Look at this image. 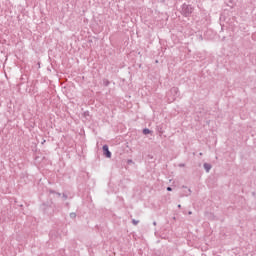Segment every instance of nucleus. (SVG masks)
Returning a JSON list of instances; mask_svg holds the SVG:
<instances>
[{
  "label": "nucleus",
  "instance_id": "1",
  "mask_svg": "<svg viewBox=\"0 0 256 256\" xmlns=\"http://www.w3.org/2000/svg\"><path fill=\"white\" fill-rule=\"evenodd\" d=\"M179 97V88L172 87L169 92L167 93L168 103H173Z\"/></svg>",
  "mask_w": 256,
  "mask_h": 256
},
{
  "label": "nucleus",
  "instance_id": "2",
  "mask_svg": "<svg viewBox=\"0 0 256 256\" xmlns=\"http://www.w3.org/2000/svg\"><path fill=\"white\" fill-rule=\"evenodd\" d=\"M193 11H195V8H193V6L189 4L182 5V15H184V17H191Z\"/></svg>",
  "mask_w": 256,
  "mask_h": 256
},
{
  "label": "nucleus",
  "instance_id": "3",
  "mask_svg": "<svg viewBox=\"0 0 256 256\" xmlns=\"http://www.w3.org/2000/svg\"><path fill=\"white\" fill-rule=\"evenodd\" d=\"M102 149L105 157H107V159H111V151H109V146L105 144L103 145Z\"/></svg>",
  "mask_w": 256,
  "mask_h": 256
},
{
  "label": "nucleus",
  "instance_id": "4",
  "mask_svg": "<svg viewBox=\"0 0 256 256\" xmlns=\"http://www.w3.org/2000/svg\"><path fill=\"white\" fill-rule=\"evenodd\" d=\"M203 167H204L206 173H209V171H211V168H212L211 164H209V163H204Z\"/></svg>",
  "mask_w": 256,
  "mask_h": 256
},
{
  "label": "nucleus",
  "instance_id": "5",
  "mask_svg": "<svg viewBox=\"0 0 256 256\" xmlns=\"http://www.w3.org/2000/svg\"><path fill=\"white\" fill-rule=\"evenodd\" d=\"M110 83H111V82H109V80H107V79H104V80H103V85H104L105 87H109Z\"/></svg>",
  "mask_w": 256,
  "mask_h": 256
},
{
  "label": "nucleus",
  "instance_id": "6",
  "mask_svg": "<svg viewBox=\"0 0 256 256\" xmlns=\"http://www.w3.org/2000/svg\"><path fill=\"white\" fill-rule=\"evenodd\" d=\"M149 133H151V130H149V128H144L143 129V134L144 135H149Z\"/></svg>",
  "mask_w": 256,
  "mask_h": 256
},
{
  "label": "nucleus",
  "instance_id": "7",
  "mask_svg": "<svg viewBox=\"0 0 256 256\" xmlns=\"http://www.w3.org/2000/svg\"><path fill=\"white\" fill-rule=\"evenodd\" d=\"M77 217V214L75 212L70 213V218L75 219Z\"/></svg>",
  "mask_w": 256,
  "mask_h": 256
},
{
  "label": "nucleus",
  "instance_id": "8",
  "mask_svg": "<svg viewBox=\"0 0 256 256\" xmlns=\"http://www.w3.org/2000/svg\"><path fill=\"white\" fill-rule=\"evenodd\" d=\"M132 223H133V225H139V220L133 219V220H132Z\"/></svg>",
  "mask_w": 256,
  "mask_h": 256
},
{
  "label": "nucleus",
  "instance_id": "9",
  "mask_svg": "<svg viewBox=\"0 0 256 256\" xmlns=\"http://www.w3.org/2000/svg\"><path fill=\"white\" fill-rule=\"evenodd\" d=\"M178 167H185V164L181 163L178 165Z\"/></svg>",
  "mask_w": 256,
  "mask_h": 256
},
{
  "label": "nucleus",
  "instance_id": "10",
  "mask_svg": "<svg viewBox=\"0 0 256 256\" xmlns=\"http://www.w3.org/2000/svg\"><path fill=\"white\" fill-rule=\"evenodd\" d=\"M167 191H173V188L167 187Z\"/></svg>",
  "mask_w": 256,
  "mask_h": 256
},
{
  "label": "nucleus",
  "instance_id": "11",
  "mask_svg": "<svg viewBox=\"0 0 256 256\" xmlns=\"http://www.w3.org/2000/svg\"><path fill=\"white\" fill-rule=\"evenodd\" d=\"M188 215H193V212L189 211V212H188Z\"/></svg>",
  "mask_w": 256,
  "mask_h": 256
},
{
  "label": "nucleus",
  "instance_id": "12",
  "mask_svg": "<svg viewBox=\"0 0 256 256\" xmlns=\"http://www.w3.org/2000/svg\"><path fill=\"white\" fill-rule=\"evenodd\" d=\"M41 144H42V145H45V140H43Z\"/></svg>",
  "mask_w": 256,
  "mask_h": 256
},
{
  "label": "nucleus",
  "instance_id": "13",
  "mask_svg": "<svg viewBox=\"0 0 256 256\" xmlns=\"http://www.w3.org/2000/svg\"><path fill=\"white\" fill-rule=\"evenodd\" d=\"M128 163H133V160H128Z\"/></svg>",
  "mask_w": 256,
  "mask_h": 256
},
{
  "label": "nucleus",
  "instance_id": "14",
  "mask_svg": "<svg viewBox=\"0 0 256 256\" xmlns=\"http://www.w3.org/2000/svg\"><path fill=\"white\" fill-rule=\"evenodd\" d=\"M178 208L181 209V204L178 205Z\"/></svg>",
  "mask_w": 256,
  "mask_h": 256
},
{
  "label": "nucleus",
  "instance_id": "15",
  "mask_svg": "<svg viewBox=\"0 0 256 256\" xmlns=\"http://www.w3.org/2000/svg\"><path fill=\"white\" fill-rule=\"evenodd\" d=\"M153 225H154V226L157 225V222H153Z\"/></svg>",
  "mask_w": 256,
  "mask_h": 256
},
{
  "label": "nucleus",
  "instance_id": "16",
  "mask_svg": "<svg viewBox=\"0 0 256 256\" xmlns=\"http://www.w3.org/2000/svg\"><path fill=\"white\" fill-rule=\"evenodd\" d=\"M188 191H189V193H191V189H189Z\"/></svg>",
  "mask_w": 256,
  "mask_h": 256
},
{
  "label": "nucleus",
  "instance_id": "17",
  "mask_svg": "<svg viewBox=\"0 0 256 256\" xmlns=\"http://www.w3.org/2000/svg\"><path fill=\"white\" fill-rule=\"evenodd\" d=\"M50 193H55L54 191H50Z\"/></svg>",
  "mask_w": 256,
  "mask_h": 256
}]
</instances>
